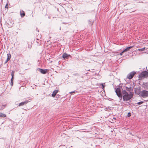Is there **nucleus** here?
I'll return each instance as SVG.
<instances>
[{
	"instance_id": "0eeeda50",
	"label": "nucleus",
	"mask_w": 148,
	"mask_h": 148,
	"mask_svg": "<svg viewBox=\"0 0 148 148\" xmlns=\"http://www.w3.org/2000/svg\"><path fill=\"white\" fill-rule=\"evenodd\" d=\"M58 92V90H54L51 95L53 97H55V96L56 95V94Z\"/></svg>"
},
{
	"instance_id": "dca6fc26",
	"label": "nucleus",
	"mask_w": 148,
	"mask_h": 148,
	"mask_svg": "<svg viewBox=\"0 0 148 148\" xmlns=\"http://www.w3.org/2000/svg\"><path fill=\"white\" fill-rule=\"evenodd\" d=\"M7 105V104H5V105H2V107L1 108V109H3L4 108H5V107Z\"/></svg>"
},
{
	"instance_id": "4468645a",
	"label": "nucleus",
	"mask_w": 148,
	"mask_h": 148,
	"mask_svg": "<svg viewBox=\"0 0 148 148\" xmlns=\"http://www.w3.org/2000/svg\"><path fill=\"white\" fill-rule=\"evenodd\" d=\"M11 57V55L10 53L7 54V59L9 60L10 59Z\"/></svg>"
},
{
	"instance_id": "39448f33",
	"label": "nucleus",
	"mask_w": 148,
	"mask_h": 148,
	"mask_svg": "<svg viewBox=\"0 0 148 148\" xmlns=\"http://www.w3.org/2000/svg\"><path fill=\"white\" fill-rule=\"evenodd\" d=\"M38 71L42 74H45L47 72V69H42L39 68Z\"/></svg>"
},
{
	"instance_id": "ddd939ff",
	"label": "nucleus",
	"mask_w": 148,
	"mask_h": 148,
	"mask_svg": "<svg viewBox=\"0 0 148 148\" xmlns=\"http://www.w3.org/2000/svg\"><path fill=\"white\" fill-rule=\"evenodd\" d=\"M14 80V77H12L11 79L10 85L12 86L13 85V82Z\"/></svg>"
},
{
	"instance_id": "aec40b11",
	"label": "nucleus",
	"mask_w": 148,
	"mask_h": 148,
	"mask_svg": "<svg viewBox=\"0 0 148 148\" xmlns=\"http://www.w3.org/2000/svg\"><path fill=\"white\" fill-rule=\"evenodd\" d=\"M100 85L102 87V89H103L104 88L105 85L103 83H101Z\"/></svg>"
},
{
	"instance_id": "9d476101",
	"label": "nucleus",
	"mask_w": 148,
	"mask_h": 148,
	"mask_svg": "<svg viewBox=\"0 0 148 148\" xmlns=\"http://www.w3.org/2000/svg\"><path fill=\"white\" fill-rule=\"evenodd\" d=\"M20 14L21 16L22 17H23L25 15V12L23 10L21 11Z\"/></svg>"
},
{
	"instance_id": "20e7f679",
	"label": "nucleus",
	"mask_w": 148,
	"mask_h": 148,
	"mask_svg": "<svg viewBox=\"0 0 148 148\" xmlns=\"http://www.w3.org/2000/svg\"><path fill=\"white\" fill-rule=\"evenodd\" d=\"M136 74V72L135 71H132L128 74L127 76V78L130 79L132 78Z\"/></svg>"
},
{
	"instance_id": "1a4fd4ad",
	"label": "nucleus",
	"mask_w": 148,
	"mask_h": 148,
	"mask_svg": "<svg viewBox=\"0 0 148 148\" xmlns=\"http://www.w3.org/2000/svg\"><path fill=\"white\" fill-rule=\"evenodd\" d=\"M28 102V101H25L24 102H22L19 103L18 106H23L24 105L26 104Z\"/></svg>"
},
{
	"instance_id": "7ed1b4c3",
	"label": "nucleus",
	"mask_w": 148,
	"mask_h": 148,
	"mask_svg": "<svg viewBox=\"0 0 148 148\" xmlns=\"http://www.w3.org/2000/svg\"><path fill=\"white\" fill-rule=\"evenodd\" d=\"M148 76V72L145 71H144L143 72H142L139 75V77H140L141 78L147 77Z\"/></svg>"
},
{
	"instance_id": "f8f14e48",
	"label": "nucleus",
	"mask_w": 148,
	"mask_h": 148,
	"mask_svg": "<svg viewBox=\"0 0 148 148\" xmlns=\"http://www.w3.org/2000/svg\"><path fill=\"white\" fill-rule=\"evenodd\" d=\"M6 116V114L3 113H0V117H5Z\"/></svg>"
},
{
	"instance_id": "f03ea898",
	"label": "nucleus",
	"mask_w": 148,
	"mask_h": 148,
	"mask_svg": "<svg viewBox=\"0 0 148 148\" xmlns=\"http://www.w3.org/2000/svg\"><path fill=\"white\" fill-rule=\"evenodd\" d=\"M140 95L143 98L148 97V91L146 90H143L139 93Z\"/></svg>"
},
{
	"instance_id": "423d86ee",
	"label": "nucleus",
	"mask_w": 148,
	"mask_h": 148,
	"mask_svg": "<svg viewBox=\"0 0 148 148\" xmlns=\"http://www.w3.org/2000/svg\"><path fill=\"white\" fill-rule=\"evenodd\" d=\"M69 57H71V56L66 53H64L62 55V57L64 59H68Z\"/></svg>"
},
{
	"instance_id": "6e6552de",
	"label": "nucleus",
	"mask_w": 148,
	"mask_h": 148,
	"mask_svg": "<svg viewBox=\"0 0 148 148\" xmlns=\"http://www.w3.org/2000/svg\"><path fill=\"white\" fill-rule=\"evenodd\" d=\"M133 47V46H130L126 48L123 51V52H125L129 51L130 49Z\"/></svg>"
},
{
	"instance_id": "f257e3e1",
	"label": "nucleus",
	"mask_w": 148,
	"mask_h": 148,
	"mask_svg": "<svg viewBox=\"0 0 148 148\" xmlns=\"http://www.w3.org/2000/svg\"><path fill=\"white\" fill-rule=\"evenodd\" d=\"M122 86H119L115 90V92L117 96L119 98L120 100L122 99V98L123 101H128L131 99L133 97V94H131L130 90L131 87L128 88L125 87L124 90H122L121 91V88Z\"/></svg>"
},
{
	"instance_id": "2eb2a0df",
	"label": "nucleus",
	"mask_w": 148,
	"mask_h": 148,
	"mask_svg": "<svg viewBox=\"0 0 148 148\" xmlns=\"http://www.w3.org/2000/svg\"><path fill=\"white\" fill-rule=\"evenodd\" d=\"M145 49V48L144 47L143 48L139 49H138V50L139 51H144Z\"/></svg>"
},
{
	"instance_id": "a211bd4d",
	"label": "nucleus",
	"mask_w": 148,
	"mask_h": 148,
	"mask_svg": "<svg viewBox=\"0 0 148 148\" xmlns=\"http://www.w3.org/2000/svg\"><path fill=\"white\" fill-rule=\"evenodd\" d=\"M143 103V101H140V102H138V103H137L138 105H141V104H142Z\"/></svg>"
},
{
	"instance_id": "6ab92c4d",
	"label": "nucleus",
	"mask_w": 148,
	"mask_h": 148,
	"mask_svg": "<svg viewBox=\"0 0 148 148\" xmlns=\"http://www.w3.org/2000/svg\"><path fill=\"white\" fill-rule=\"evenodd\" d=\"M5 8H8V3L6 4V5H5Z\"/></svg>"
},
{
	"instance_id": "4be33fe9",
	"label": "nucleus",
	"mask_w": 148,
	"mask_h": 148,
	"mask_svg": "<svg viewBox=\"0 0 148 148\" xmlns=\"http://www.w3.org/2000/svg\"><path fill=\"white\" fill-rule=\"evenodd\" d=\"M9 60H8L7 59V60H6V61H5V64H6V63H7L8 62V61H9Z\"/></svg>"
},
{
	"instance_id": "f3484780",
	"label": "nucleus",
	"mask_w": 148,
	"mask_h": 148,
	"mask_svg": "<svg viewBox=\"0 0 148 148\" xmlns=\"http://www.w3.org/2000/svg\"><path fill=\"white\" fill-rule=\"evenodd\" d=\"M14 71H12L11 73V75L12 76V77H14Z\"/></svg>"
},
{
	"instance_id": "412c9836",
	"label": "nucleus",
	"mask_w": 148,
	"mask_h": 148,
	"mask_svg": "<svg viewBox=\"0 0 148 148\" xmlns=\"http://www.w3.org/2000/svg\"><path fill=\"white\" fill-rule=\"evenodd\" d=\"M127 116L128 117L131 116V113L130 112L128 113Z\"/></svg>"
},
{
	"instance_id": "b1692460",
	"label": "nucleus",
	"mask_w": 148,
	"mask_h": 148,
	"mask_svg": "<svg viewBox=\"0 0 148 148\" xmlns=\"http://www.w3.org/2000/svg\"><path fill=\"white\" fill-rule=\"evenodd\" d=\"M75 91H73L71 92H70L69 93H75Z\"/></svg>"
},
{
	"instance_id": "5701e85b",
	"label": "nucleus",
	"mask_w": 148,
	"mask_h": 148,
	"mask_svg": "<svg viewBox=\"0 0 148 148\" xmlns=\"http://www.w3.org/2000/svg\"><path fill=\"white\" fill-rule=\"evenodd\" d=\"M124 52H123V51L122 52L120 53V55L122 56L123 54V53Z\"/></svg>"
},
{
	"instance_id": "9b49d317",
	"label": "nucleus",
	"mask_w": 148,
	"mask_h": 148,
	"mask_svg": "<svg viewBox=\"0 0 148 148\" xmlns=\"http://www.w3.org/2000/svg\"><path fill=\"white\" fill-rule=\"evenodd\" d=\"M93 22V21L92 20H90L89 21H88V24L90 26H92Z\"/></svg>"
}]
</instances>
